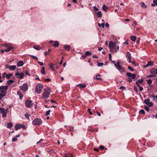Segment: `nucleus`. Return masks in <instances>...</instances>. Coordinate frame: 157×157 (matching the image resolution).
<instances>
[{
	"label": "nucleus",
	"mask_w": 157,
	"mask_h": 157,
	"mask_svg": "<svg viewBox=\"0 0 157 157\" xmlns=\"http://www.w3.org/2000/svg\"><path fill=\"white\" fill-rule=\"evenodd\" d=\"M112 63H114L116 68L119 71H121V72H125V69L123 67H121L120 65V61H117V63H115L116 61L114 60H111Z\"/></svg>",
	"instance_id": "f257e3e1"
},
{
	"label": "nucleus",
	"mask_w": 157,
	"mask_h": 157,
	"mask_svg": "<svg viewBox=\"0 0 157 157\" xmlns=\"http://www.w3.org/2000/svg\"><path fill=\"white\" fill-rule=\"evenodd\" d=\"M50 92V89L48 87L45 88L44 90V92L42 95L43 98L45 99L48 98L49 97Z\"/></svg>",
	"instance_id": "f03ea898"
},
{
	"label": "nucleus",
	"mask_w": 157,
	"mask_h": 157,
	"mask_svg": "<svg viewBox=\"0 0 157 157\" xmlns=\"http://www.w3.org/2000/svg\"><path fill=\"white\" fill-rule=\"evenodd\" d=\"M43 86L41 84H38L36 86L35 91L38 94L41 92Z\"/></svg>",
	"instance_id": "7ed1b4c3"
},
{
	"label": "nucleus",
	"mask_w": 157,
	"mask_h": 157,
	"mask_svg": "<svg viewBox=\"0 0 157 157\" xmlns=\"http://www.w3.org/2000/svg\"><path fill=\"white\" fill-rule=\"evenodd\" d=\"M42 123V120L39 118H36L32 122V124L34 125H38Z\"/></svg>",
	"instance_id": "20e7f679"
},
{
	"label": "nucleus",
	"mask_w": 157,
	"mask_h": 157,
	"mask_svg": "<svg viewBox=\"0 0 157 157\" xmlns=\"http://www.w3.org/2000/svg\"><path fill=\"white\" fill-rule=\"evenodd\" d=\"M25 106L29 108L33 105L32 101L27 100L25 102Z\"/></svg>",
	"instance_id": "39448f33"
},
{
	"label": "nucleus",
	"mask_w": 157,
	"mask_h": 157,
	"mask_svg": "<svg viewBox=\"0 0 157 157\" xmlns=\"http://www.w3.org/2000/svg\"><path fill=\"white\" fill-rule=\"evenodd\" d=\"M20 89L24 91H26L28 89V85L27 83L24 84L22 86L20 87Z\"/></svg>",
	"instance_id": "423d86ee"
},
{
	"label": "nucleus",
	"mask_w": 157,
	"mask_h": 157,
	"mask_svg": "<svg viewBox=\"0 0 157 157\" xmlns=\"http://www.w3.org/2000/svg\"><path fill=\"white\" fill-rule=\"evenodd\" d=\"M131 53L129 52H127L126 55V57L129 63L131 62Z\"/></svg>",
	"instance_id": "0eeeda50"
},
{
	"label": "nucleus",
	"mask_w": 157,
	"mask_h": 157,
	"mask_svg": "<svg viewBox=\"0 0 157 157\" xmlns=\"http://www.w3.org/2000/svg\"><path fill=\"white\" fill-rule=\"evenodd\" d=\"M49 43H51V44L55 47H58L59 44V43L57 41L51 40Z\"/></svg>",
	"instance_id": "6e6552de"
},
{
	"label": "nucleus",
	"mask_w": 157,
	"mask_h": 157,
	"mask_svg": "<svg viewBox=\"0 0 157 157\" xmlns=\"http://www.w3.org/2000/svg\"><path fill=\"white\" fill-rule=\"evenodd\" d=\"M126 75L128 77H131V78L132 79H134L136 76V75L135 74H132L130 72L127 73Z\"/></svg>",
	"instance_id": "1a4fd4ad"
},
{
	"label": "nucleus",
	"mask_w": 157,
	"mask_h": 157,
	"mask_svg": "<svg viewBox=\"0 0 157 157\" xmlns=\"http://www.w3.org/2000/svg\"><path fill=\"white\" fill-rule=\"evenodd\" d=\"M15 75L17 76V78L21 79H22L23 77L24 76V74L23 73H20L18 72H17L15 74Z\"/></svg>",
	"instance_id": "9d476101"
},
{
	"label": "nucleus",
	"mask_w": 157,
	"mask_h": 157,
	"mask_svg": "<svg viewBox=\"0 0 157 157\" xmlns=\"http://www.w3.org/2000/svg\"><path fill=\"white\" fill-rule=\"evenodd\" d=\"M150 72L154 75L157 74V69L155 68H151L150 70Z\"/></svg>",
	"instance_id": "9b49d317"
},
{
	"label": "nucleus",
	"mask_w": 157,
	"mask_h": 157,
	"mask_svg": "<svg viewBox=\"0 0 157 157\" xmlns=\"http://www.w3.org/2000/svg\"><path fill=\"white\" fill-rule=\"evenodd\" d=\"M0 111L3 117L5 118L6 116V113L4 112V108H0Z\"/></svg>",
	"instance_id": "f8f14e48"
},
{
	"label": "nucleus",
	"mask_w": 157,
	"mask_h": 157,
	"mask_svg": "<svg viewBox=\"0 0 157 157\" xmlns=\"http://www.w3.org/2000/svg\"><path fill=\"white\" fill-rule=\"evenodd\" d=\"M116 43L112 41L110 42L109 44V47L110 48H114L116 47Z\"/></svg>",
	"instance_id": "ddd939ff"
},
{
	"label": "nucleus",
	"mask_w": 157,
	"mask_h": 157,
	"mask_svg": "<svg viewBox=\"0 0 157 157\" xmlns=\"http://www.w3.org/2000/svg\"><path fill=\"white\" fill-rule=\"evenodd\" d=\"M153 64V62L151 61H150L147 62V64L144 66V68H146L149 66H152Z\"/></svg>",
	"instance_id": "4468645a"
},
{
	"label": "nucleus",
	"mask_w": 157,
	"mask_h": 157,
	"mask_svg": "<svg viewBox=\"0 0 157 157\" xmlns=\"http://www.w3.org/2000/svg\"><path fill=\"white\" fill-rule=\"evenodd\" d=\"M5 46L6 47H8L6 49L4 50L6 52H9L13 48V47H9V45L7 44H6Z\"/></svg>",
	"instance_id": "2eb2a0df"
},
{
	"label": "nucleus",
	"mask_w": 157,
	"mask_h": 157,
	"mask_svg": "<svg viewBox=\"0 0 157 157\" xmlns=\"http://www.w3.org/2000/svg\"><path fill=\"white\" fill-rule=\"evenodd\" d=\"M8 87L7 86H0V90H4V91H6L8 89Z\"/></svg>",
	"instance_id": "dca6fc26"
},
{
	"label": "nucleus",
	"mask_w": 157,
	"mask_h": 157,
	"mask_svg": "<svg viewBox=\"0 0 157 157\" xmlns=\"http://www.w3.org/2000/svg\"><path fill=\"white\" fill-rule=\"evenodd\" d=\"M24 63L22 60L19 61L17 63V66L18 67H21L23 65Z\"/></svg>",
	"instance_id": "f3484780"
},
{
	"label": "nucleus",
	"mask_w": 157,
	"mask_h": 157,
	"mask_svg": "<svg viewBox=\"0 0 157 157\" xmlns=\"http://www.w3.org/2000/svg\"><path fill=\"white\" fill-rule=\"evenodd\" d=\"M16 65H10L9 69L11 71H14L16 69Z\"/></svg>",
	"instance_id": "a211bd4d"
},
{
	"label": "nucleus",
	"mask_w": 157,
	"mask_h": 157,
	"mask_svg": "<svg viewBox=\"0 0 157 157\" xmlns=\"http://www.w3.org/2000/svg\"><path fill=\"white\" fill-rule=\"evenodd\" d=\"M21 128V124H17L15 126V128L16 130L20 129Z\"/></svg>",
	"instance_id": "6ab92c4d"
},
{
	"label": "nucleus",
	"mask_w": 157,
	"mask_h": 157,
	"mask_svg": "<svg viewBox=\"0 0 157 157\" xmlns=\"http://www.w3.org/2000/svg\"><path fill=\"white\" fill-rule=\"evenodd\" d=\"M77 86L79 87L80 88H84L86 86L85 84H80L77 85Z\"/></svg>",
	"instance_id": "aec40b11"
},
{
	"label": "nucleus",
	"mask_w": 157,
	"mask_h": 157,
	"mask_svg": "<svg viewBox=\"0 0 157 157\" xmlns=\"http://www.w3.org/2000/svg\"><path fill=\"white\" fill-rule=\"evenodd\" d=\"M33 48H34L36 50H40L41 48H42L40 47L39 46L34 45L33 46Z\"/></svg>",
	"instance_id": "412c9836"
},
{
	"label": "nucleus",
	"mask_w": 157,
	"mask_h": 157,
	"mask_svg": "<svg viewBox=\"0 0 157 157\" xmlns=\"http://www.w3.org/2000/svg\"><path fill=\"white\" fill-rule=\"evenodd\" d=\"M71 47L70 45H65L64 46V48L65 50H68L69 51L70 48Z\"/></svg>",
	"instance_id": "4be33fe9"
},
{
	"label": "nucleus",
	"mask_w": 157,
	"mask_h": 157,
	"mask_svg": "<svg viewBox=\"0 0 157 157\" xmlns=\"http://www.w3.org/2000/svg\"><path fill=\"white\" fill-rule=\"evenodd\" d=\"M109 7H107L104 4L103 6L102 7V9L103 10L105 11V12H107V10L108 9Z\"/></svg>",
	"instance_id": "5701e85b"
},
{
	"label": "nucleus",
	"mask_w": 157,
	"mask_h": 157,
	"mask_svg": "<svg viewBox=\"0 0 157 157\" xmlns=\"http://www.w3.org/2000/svg\"><path fill=\"white\" fill-rule=\"evenodd\" d=\"M7 82L8 85H10L14 82V81L11 79L7 81Z\"/></svg>",
	"instance_id": "b1692460"
},
{
	"label": "nucleus",
	"mask_w": 157,
	"mask_h": 157,
	"mask_svg": "<svg viewBox=\"0 0 157 157\" xmlns=\"http://www.w3.org/2000/svg\"><path fill=\"white\" fill-rule=\"evenodd\" d=\"M97 15L98 17H101L102 16V14L100 11H98L97 12Z\"/></svg>",
	"instance_id": "393cba45"
},
{
	"label": "nucleus",
	"mask_w": 157,
	"mask_h": 157,
	"mask_svg": "<svg viewBox=\"0 0 157 157\" xmlns=\"http://www.w3.org/2000/svg\"><path fill=\"white\" fill-rule=\"evenodd\" d=\"M12 75V74L11 73H10L9 74H7V75L6 76V77L7 79H10V78Z\"/></svg>",
	"instance_id": "a878e982"
},
{
	"label": "nucleus",
	"mask_w": 157,
	"mask_h": 157,
	"mask_svg": "<svg viewBox=\"0 0 157 157\" xmlns=\"http://www.w3.org/2000/svg\"><path fill=\"white\" fill-rule=\"evenodd\" d=\"M150 100L148 98H147L146 99H145L144 101V103H145L146 105L148 104V103L150 102Z\"/></svg>",
	"instance_id": "bb28decb"
},
{
	"label": "nucleus",
	"mask_w": 157,
	"mask_h": 157,
	"mask_svg": "<svg viewBox=\"0 0 157 157\" xmlns=\"http://www.w3.org/2000/svg\"><path fill=\"white\" fill-rule=\"evenodd\" d=\"M136 37L134 36H133L131 37V40L133 41H135L136 40Z\"/></svg>",
	"instance_id": "cd10ccee"
},
{
	"label": "nucleus",
	"mask_w": 157,
	"mask_h": 157,
	"mask_svg": "<svg viewBox=\"0 0 157 157\" xmlns=\"http://www.w3.org/2000/svg\"><path fill=\"white\" fill-rule=\"evenodd\" d=\"M45 68L44 67H42L40 71V72L41 73L43 74H44L45 73Z\"/></svg>",
	"instance_id": "c85d7f7f"
},
{
	"label": "nucleus",
	"mask_w": 157,
	"mask_h": 157,
	"mask_svg": "<svg viewBox=\"0 0 157 157\" xmlns=\"http://www.w3.org/2000/svg\"><path fill=\"white\" fill-rule=\"evenodd\" d=\"M7 128H11L13 126V124L11 123H8L7 124Z\"/></svg>",
	"instance_id": "c756f323"
},
{
	"label": "nucleus",
	"mask_w": 157,
	"mask_h": 157,
	"mask_svg": "<svg viewBox=\"0 0 157 157\" xmlns=\"http://www.w3.org/2000/svg\"><path fill=\"white\" fill-rule=\"evenodd\" d=\"M139 113L140 114H143V115L145 114V112L143 109H142L140 110L139 112Z\"/></svg>",
	"instance_id": "7c9ffc66"
},
{
	"label": "nucleus",
	"mask_w": 157,
	"mask_h": 157,
	"mask_svg": "<svg viewBox=\"0 0 157 157\" xmlns=\"http://www.w3.org/2000/svg\"><path fill=\"white\" fill-rule=\"evenodd\" d=\"M49 67L53 71H54V69L53 65V64L52 63H50V64L49 65Z\"/></svg>",
	"instance_id": "2f4dec72"
},
{
	"label": "nucleus",
	"mask_w": 157,
	"mask_h": 157,
	"mask_svg": "<svg viewBox=\"0 0 157 157\" xmlns=\"http://www.w3.org/2000/svg\"><path fill=\"white\" fill-rule=\"evenodd\" d=\"M141 6L142 7H144V8H147V6L145 4V3L142 2L141 3Z\"/></svg>",
	"instance_id": "473e14b6"
},
{
	"label": "nucleus",
	"mask_w": 157,
	"mask_h": 157,
	"mask_svg": "<svg viewBox=\"0 0 157 157\" xmlns=\"http://www.w3.org/2000/svg\"><path fill=\"white\" fill-rule=\"evenodd\" d=\"M100 76H101V75L100 74H98L96 76V77L95 78H94V79H96L97 80H101V78H100Z\"/></svg>",
	"instance_id": "72a5a7b5"
},
{
	"label": "nucleus",
	"mask_w": 157,
	"mask_h": 157,
	"mask_svg": "<svg viewBox=\"0 0 157 157\" xmlns=\"http://www.w3.org/2000/svg\"><path fill=\"white\" fill-rule=\"evenodd\" d=\"M85 54L86 56H90L91 55V52L89 51H86L85 52Z\"/></svg>",
	"instance_id": "f704fd0d"
},
{
	"label": "nucleus",
	"mask_w": 157,
	"mask_h": 157,
	"mask_svg": "<svg viewBox=\"0 0 157 157\" xmlns=\"http://www.w3.org/2000/svg\"><path fill=\"white\" fill-rule=\"evenodd\" d=\"M114 48V49L115 50V52H116L119 49V47L118 46H116V47H115V48Z\"/></svg>",
	"instance_id": "c9c22d12"
},
{
	"label": "nucleus",
	"mask_w": 157,
	"mask_h": 157,
	"mask_svg": "<svg viewBox=\"0 0 157 157\" xmlns=\"http://www.w3.org/2000/svg\"><path fill=\"white\" fill-rule=\"evenodd\" d=\"M3 94H0V100H1L2 98L5 96V93H3Z\"/></svg>",
	"instance_id": "e433bc0d"
},
{
	"label": "nucleus",
	"mask_w": 157,
	"mask_h": 157,
	"mask_svg": "<svg viewBox=\"0 0 157 157\" xmlns=\"http://www.w3.org/2000/svg\"><path fill=\"white\" fill-rule=\"evenodd\" d=\"M147 83L149 84H151L152 83V80L151 79H148L147 81Z\"/></svg>",
	"instance_id": "4c0bfd02"
},
{
	"label": "nucleus",
	"mask_w": 157,
	"mask_h": 157,
	"mask_svg": "<svg viewBox=\"0 0 157 157\" xmlns=\"http://www.w3.org/2000/svg\"><path fill=\"white\" fill-rule=\"evenodd\" d=\"M144 109L145 110H146L148 112L150 110V109L149 107L147 106H145Z\"/></svg>",
	"instance_id": "58836bf2"
},
{
	"label": "nucleus",
	"mask_w": 157,
	"mask_h": 157,
	"mask_svg": "<svg viewBox=\"0 0 157 157\" xmlns=\"http://www.w3.org/2000/svg\"><path fill=\"white\" fill-rule=\"evenodd\" d=\"M104 65L103 63H98V67L102 66Z\"/></svg>",
	"instance_id": "ea45409f"
},
{
	"label": "nucleus",
	"mask_w": 157,
	"mask_h": 157,
	"mask_svg": "<svg viewBox=\"0 0 157 157\" xmlns=\"http://www.w3.org/2000/svg\"><path fill=\"white\" fill-rule=\"evenodd\" d=\"M137 81L139 82V83H142L143 82L144 80L143 79H139Z\"/></svg>",
	"instance_id": "a19ab883"
},
{
	"label": "nucleus",
	"mask_w": 157,
	"mask_h": 157,
	"mask_svg": "<svg viewBox=\"0 0 157 157\" xmlns=\"http://www.w3.org/2000/svg\"><path fill=\"white\" fill-rule=\"evenodd\" d=\"M128 69L130 70L131 71H134V69L131 66L128 67Z\"/></svg>",
	"instance_id": "79ce46f5"
},
{
	"label": "nucleus",
	"mask_w": 157,
	"mask_h": 157,
	"mask_svg": "<svg viewBox=\"0 0 157 157\" xmlns=\"http://www.w3.org/2000/svg\"><path fill=\"white\" fill-rule=\"evenodd\" d=\"M147 105H148V106L149 107H151L152 106V105H153V103L151 102H150L148 103V104H147Z\"/></svg>",
	"instance_id": "37998d69"
},
{
	"label": "nucleus",
	"mask_w": 157,
	"mask_h": 157,
	"mask_svg": "<svg viewBox=\"0 0 157 157\" xmlns=\"http://www.w3.org/2000/svg\"><path fill=\"white\" fill-rule=\"evenodd\" d=\"M30 56L31 57H32L34 59H36V60H38V58L36 56H33V55H31V56Z\"/></svg>",
	"instance_id": "c03bdc74"
},
{
	"label": "nucleus",
	"mask_w": 157,
	"mask_h": 157,
	"mask_svg": "<svg viewBox=\"0 0 157 157\" xmlns=\"http://www.w3.org/2000/svg\"><path fill=\"white\" fill-rule=\"evenodd\" d=\"M5 93V95L6 96V91L1 90L0 91V94L2 95V94H3V93Z\"/></svg>",
	"instance_id": "a18cd8bd"
},
{
	"label": "nucleus",
	"mask_w": 157,
	"mask_h": 157,
	"mask_svg": "<svg viewBox=\"0 0 157 157\" xmlns=\"http://www.w3.org/2000/svg\"><path fill=\"white\" fill-rule=\"evenodd\" d=\"M125 87L124 86H121L120 87V89L122 90H125Z\"/></svg>",
	"instance_id": "49530a36"
},
{
	"label": "nucleus",
	"mask_w": 157,
	"mask_h": 157,
	"mask_svg": "<svg viewBox=\"0 0 157 157\" xmlns=\"http://www.w3.org/2000/svg\"><path fill=\"white\" fill-rule=\"evenodd\" d=\"M50 110H49L46 111V116H48L50 114Z\"/></svg>",
	"instance_id": "de8ad7c7"
},
{
	"label": "nucleus",
	"mask_w": 157,
	"mask_h": 157,
	"mask_svg": "<svg viewBox=\"0 0 157 157\" xmlns=\"http://www.w3.org/2000/svg\"><path fill=\"white\" fill-rule=\"evenodd\" d=\"M22 128L24 129H25L26 128V126L24 125V124H21V128Z\"/></svg>",
	"instance_id": "09e8293b"
},
{
	"label": "nucleus",
	"mask_w": 157,
	"mask_h": 157,
	"mask_svg": "<svg viewBox=\"0 0 157 157\" xmlns=\"http://www.w3.org/2000/svg\"><path fill=\"white\" fill-rule=\"evenodd\" d=\"M50 52V49H49L48 50V52H44V55L45 56H46L48 54H49V52Z\"/></svg>",
	"instance_id": "8fccbe9b"
},
{
	"label": "nucleus",
	"mask_w": 157,
	"mask_h": 157,
	"mask_svg": "<svg viewBox=\"0 0 157 157\" xmlns=\"http://www.w3.org/2000/svg\"><path fill=\"white\" fill-rule=\"evenodd\" d=\"M6 75L7 74L5 72H4L2 74V77L5 78L6 77Z\"/></svg>",
	"instance_id": "3c124183"
},
{
	"label": "nucleus",
	"mask_w": 157,
	"mask_h": 157,
	"mask_svg": "<svg viewBox=\"0 0 157 157\" xmlns=\"http://www.w3.org/2000/svg\"><path fill=\"white\" fill-rule=\"evenodd\" d=\"M68 132H74V127H73L72 128H70V129H69V130H68Z\"/></svg>",
	"instance_id": "603ef678"
},
{
	"label": "nucleus",
	"mask_w": 157,
	"mask_h": 157,
	"mask_svg": "<svg viewBox=\"0 0 157 157\" xmlns=\"http://www.w3.org/2000/svg\"><path fill=\"white\" fill-rule=\"evenodd\" d=\"M134 90L137 93H138V89L135 86H134Z\"/></svg>",
	"instance_id": "864d4df0"
},
{
	"label": "nucleus",
	"mask_w": 157,
	"mask_h": 157,
	"mask_svg": "<svg viewBox=\"0 0 157 157\" xmlns=\"http://www.w3.org/2000/svg\"><path fill=\"white\" fill-rule=\"evenodd\" d=\"M95 11H98L99 10L98 9V8L96 6H94L93 7Z\"/></svg>",
	"instance_id": "5fc2aeb1"
},
{
	"label": "nucleus",
	"mask_w": 157,
	"mask_h": 157,
	"mask_svg": "<svg viewBox=\"0 0 157 157\" xmlns=\"http://www.w3.org/2000/svg\"><path fill=\"white\" fill-rule=\"evenodd\" d=\"M10 65H9V64H6L5 66V68L6 69H10Z\"/></svg>",
	"instance_id": "6e6d98bb"
},
{
	"label": "nucleus",
	"mask_w": 157,
	"mask_h": 157,
	"mask_svg": "<svg viewBox=\"0 0 157 157\" xmlns=\"http://www.w3.org/2000/svg\"><path fill=\"white\" fill-rule=\"evenodd\" d=\"M88 111L90 114L92 115L93 114L92 112L91 111V109H90L89 108L88 109Z\"/></svg>",
	"instance_id": "4d7b16f0"
},
{
	"label": "nucleus",
	"mask_w": 157,
	"mask_h": 157,
	"mask_svg": "<svg viewBox=\"0 0 157 157\" xmlns=\"http://www.w3.org/2000/svg\"><path fill=\"white\" fill-rule=\"evenodd\" d=\"M17 140V139L15 137L13 138L12 139V141L13 142H15Z\"/></svg>",
	"instance_id": "13d9d810"
},
{
	"label": "nucleus",
	"mask_w": 157,
	"mask_h": 157,
	"mask_svg": "<svg viewBox=\"0 0 157 157\" xmlns=\"http://www.w3.org/2000/svg\"><path fill=\"white\" fill-rule=\"evenodd\" d=\"M25 116L26 118H29V117L30 116V115L26 113L25 114Z\"/></svg>",
	"instance_id": "bf43d9fd"
},
{
	"label": "nucleus",
	"mask_w": 157,
	"mask_h": 157,
	"mask_svg": "<svg viewBox=\"0 0 157 157\" xmlns=\"http://www.w3.org/2000/svg\"><path fill=\"white\" fill-rule=\"evenodd\" d=\"M153 2L155 5L157 6V0H154Z\"/></svg>",
	"instance_id": "052dcab7"
},
{
	"label": "nucleus",
	"mask_w": 157,
	"mask_h": 157,
	"mask_svg": "<svg viewBox=\"0 0 157 157\" xmlns=\"http://www.w3.org/2000/svg\"><path fill=\"white\" fill-rule=\"evenodd\" d=\"M99 147L102 150H103L104 149V147L102 145L100 146Z\"/></svg>",
	"instance_id": "680f3d73"
},
{
	"label": "nucleus",
	"mask_w": 157,
	"mask_h": 157,
	"mask_svg": "<svg viewBox=\"0 0 157 157\" xmlns=\"http://www.w3.org/2000/svg\"><path fill=\"white\" fill-rule=\"evenodd\" d=\"M109 59L111 61L112 60L111 54H109Z\"/></svg>",
	"instance_id": "e2e57ef3"
},
{
	"label": "nucleus",
	"mask_w": 157,
	"mask_h": 157,
	"mask_svg": "<svg viewBox=\"0 0 157 157\" xmlns=\"http://www.w3.org/2000/svg\"><path fill=\"white\" fill-rule=\"evenodd\" d=\"M110 51L111 52H115V49H114V48H111L110 50Z\"/></svg>",
	"instance_id": "0e129e2a"
},
{
	"label": "nucleus",
	"mask_w": 157,
	"mask_h": 157,
	"mask_svg": "<svg viewBox=\"0 0 157 157\" xmlns=\"http://www.w3.org/2000/svg\"><path fill=\"white\" fill-rule=\"evenodd\" d=\"M38 63L40 65V66H42L43 65V63L42 62L38 61Z\"/></svg>",
	"instance_id": "69168bd1"
},
{
	"label": "nucleus",
	"mask_w": 157,
	"mask_h": 157,
	"mask_svg": "<svg viewBox=\"0 0 157 157\" xmlns=\"http://www.w3.org/2000/svg\"><path fill=\"white\" fill-rule=\"evenodd\" d=\"M51 80L49 79V78H46L45 79V81H44L45 82H47V81H50Z\"/></svg>",
	"instance_id": "338daca9"
},
{
	"label": "nucleus",
	"mask_w": 157,
	"mask_h": 157,
	"mask_svg": "<svg viewBox=\"0 0 157 157\" xmlns=\"http://www.w3.org/2000/svg\"><path fill=\"white\" fill-rule=\"evenodd\" d=\"M65 157H74L73 155H72L70 154L69 156H67L66 155H65Z\"/></svg>",
	"instance_id": "774afa93"
}]
</instances>
